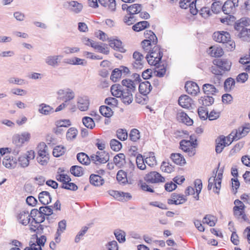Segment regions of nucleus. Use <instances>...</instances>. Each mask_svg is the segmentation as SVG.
I'll return each mask as SVG.
<instances>
[{
  "instance_id": "1",
  "label": "nucleus",
  "mask_w": 250,
  "mask_h": 250,
  "mask_svg": "<svg viewBox=\"0 0 250 250\" xmlns=\"http://www.w3.org/2000/svg\"><path fill=\"white\" fill-rule=\"evenodd\" d=\"M231 67V63H213V65L210 67V71L215 75L211 78V82L215 84V86L220 85L221 76L225 72L229 71Z\"/></svg>"
},
{
  "instance_id": "2",
  "label": "nucleus",
  "mask_w": 250,
  "mask_h": 250,
  "mask_svg": "<svg viewBox=\"0 0 250 250\" xmlns=\"http://www.w3.org/2000/svg\"><path fill=\"white\" fill-rule=\"evenodd\" d=\"M75 94L74 91L69 88L63 90V109H67L71 112L76 110V106L73 100Z\"/></svg>"
},
{
  "instance_id": "3",
  "label": "nucleus",
  "mask_w": 250,
  "mask_h": 250,
  "mask_svg": "<svg viewBox=\"0 0 250 250\" xmlns=\"http://www.w3.org/2000/svg\"><path fill=\"white\" fill-rule=\"evenodd\" d=\"M213 38L217 42L226 43L229 49H234L235 47V42L230 40L229 33L226 31L215 32L213 34Z\"/></svg>"
},
{
  "instance_id": "4",
  "label": "nucleus",
  "mask_w": 250,
  "mask_h": 250,
  "mask_svg": "<svg viewBox=\"0 0 250 250\" xmlns=\"http://www.w3.org/2000/svg\"><path fill=\"white\" fill-rule=\"evenodd\" d=\"M163 53L157 46H154L152 49L146 55V59L147 62H161Z\"/></svg>"
},
{
  "instance_id": "5",
  "label": "nucleus",
  "mask_w": 250,
  "mask_h": 250,
  "mask_svg": "<svg viewBox=\"0 0 250 250\" xmlns=\"http://www.w3.org/2000/svg\"><path fill=\"white\" fill-rule=\"evenodd\" d=\"M40 149L38 151V156L37 157L38 162L42 166L46 165L49 160L47 146L44 143L40 144Z\"/></svg>"
},
{
  "instance_id": "6",
  "label": "nucleus",
  "mask_w": 250,
  "mask_h": 250,
  "mask_svg": "<svg viewBox=\"0 0 250 250\" xmlns=\"http://www.w3.org/2000/svg\"><path fill=\"white\" fill-rule=\"evenodd\" d=\"M235 206L233 207V213L235 217L239 219L241 217L244 221L248 220V218L245 213V206L243 203L238 199L234 201Z\"/></svg>"
},
{
  "instance_id": "7",
  "label": "nucleus",
  "mask_w": 250,
  "mask_h": 250,
  "mask_svg": "<svg viewBox=\"0 0 250 250\" xmlns=\"http://www.w3.org/2000/svg\"><path fill=\"white\" fill-rule=\"evenodd\" d=\"M91 160L96 165L104 164L109 161V155L105 151H98L95 154L91 155Z\"/></svg>"
},
{
  "instance_id": "8",
  "label": "nucleus",
  "mask_w": 250,
  "mask_h": 250,
  "mask_svg": "<svg viewBox=\"0 0 250 250\" xmlns=\"http://www.w3.org/2000/svg\"><path fill=\"white\" fill-rule=\"evenodd\" d=\"M238 0H227L222 6L223 12L227 15L234 14L238 6Z\"/></svg>"
},
{
  "instance_id": "9",
  "label": "nucleus",
  "mask_w": 250,
  "mask_h": 250,
  "mask_svg": "<svg viewBox=\"0 0 250 250\" xmlns=\"http://www.w3.org/2000/svg\"><path fill=\"white\" fill-rule=\"evenodd\" d=\"M145 181L148 183H159L165 182V178L161 174L156 171H151L145 177Z\"/></svg>"
},
{
  "instance_id": "10",
  "label": "nucleus",
  "mask_w": 250,
  "mask_h": 250,
  "mask_svg": "<svg viewBox=\"0 0 250 250\" xmlns=\"http://www.w3.org/2000/svg\"><path fill=\"white\" fill-rule=\"evenodd\" d=\"M250 131V124L246 125L245 126L240 127L235 131H232L230 133V136H232L234 140H239L240 138L245 136Z\"/></svg>"
},
{
  "instance_id": "11",
  "label": "nucleus",
  "mask_w": 250,
  "mask_h": 250,
  "mask_svg": "<svg viewBox=\"0 0 250 250\" xmlns=\"http://www.w3.org/2000/svg\"><path fill=\"white\" fill-rule=\"evenodd\" d=\"M185 88L188 94L196 96L199 92L200 89L197 84L193 82L189 81L186 83Z\"/></svg>"
},
{
  "instance_id": "12",
  "label": "nucleus",
  "mask_w": 250,
  "mask_h": 250,
  "mask_svg": "<svg viewBox=\"0 0 250 250\" xmlns=\"http://www.w3.org/2000/svg\"><path fill=\"white\" fill-rule=\"evenodd\" d=\"M152 88V86L150 83L148 81H145L143 82H140L139 86V91L140 94H142L144 96L146 97L148 94L150 93Z\"/></svg>"
},
{
  "instance_id": "13",
  "label": "nucleus",
  "mask_w": 250,
  "mask_h": 250,
  "mask_svg": "<svg viewBox=\"0 0 250 250\" xmlns=\"http://www.w3.org/2000/svg\"><path fill=\"white\" fill-rule=\"evenodd\" d=\"M207 53L212 57L219 58L223 55L224 51L221 47L217 45H213L209 47L207 50Z\"/></svg>"
},
{
  "instance_id": "14",
  "label": "nucleus",
  "mask_w": 250,
  "mask_h": 250,
  "mask_svg": "<svg viewBox=\"0 0 250 250\" xmlns=\"http://www.w3.org/2000/svg\"><path fill=\"white\" fill-rule=\"evenodd\" d=\"M216 142L215 151L217 153H220L226 146H229L231 143V141H229V143L227 142L226 137L223 136L220 137L219 139L216 140Z\"/></svg>"
},
{
  "instance_id": "15",
  "label": "nucleus",
  "mask_w": 250,
  "mask_h": 250,
  "mask_svg": "<svg viewBox=\"0 0 250 250\" xmlns=\"http://www.w3.org/2000/svg\"><path fill=\"white\" fill-rule=\"evenodd\" d=\"M109 46L114 50L120 52H125V49L122 46V42L120 40L110 38L109 39Z\"/></svg>"
},
{
  "instance_id": "16",
  "label": "nucleus",
  "mask_w": 250,
  "mask_h": 250,
  "mask_svg": "<svg viewBox=\"0 0 250 250\" xmlns=\"http://www.w3.org/2000/svg\"><path fill=\"white\" fill-rule=\"evenodd\" d=\"M89 105V100L86 97H80L78 98L77 106L81 111H86L88 109Z\"/></svg>"
},
{
  "instance_id": "17",
  "label": "nucleus",
  "mask_w": 250,
  "mask_h": 250,
  "mask_svg": "<svg viewBox=\"0 0 250 250\" xmlns=\"http://www.w3.org/2000/svg\"><path fill=\"white\" fill-rule=\"evenodd\" d=\"M154 75L158 77H163L166 74L167 68L164 63H154Z\"/></svg>"
},
{
  "instance_id": "18",
  "label": "nucleus",
  "mask_w": 250,
  "mask_h": 250,
  "mask_svg": "<svg viewBox=\"0 0 250 250\" xmlns=\"http://www.w3.org/2000/svg\"><path fill=\"white\" fill-rule=\"evenodd\" d=\"M192 100L188 95H184L181 96L178 100L179 104L185 108H188L191 106Z\"/></svg>"
},
{
  "instance_id": "19",
  "label": "nucleus",
  "mask_w": 250,
  "mask_h": 250,
  "mask_svg": "<svg viewBox=\"0 0 250 250\" xmlns=\"http://www.w3.org/2000/svg\"><path fill=\"white\" fill-rule=\"evenodd\" d=\"M204 93L207 95H215L219 91L216 86L212 84L205 83L202 87Z\"/></svg>"
},
{
  "instance_id": "20",
  "label": "nucleus",
  "mask_w": 250,
  "mask_h": 250,
  "mask_svg": "<svg viewBox=\"0 0 250 250\" xmlns=\"http://www.w3.org/2000/svg\"><path fill=\"white\" fill-rule=\"evenodd\" d=\"M39 201L43 205H47L51 202V197L49 192L43 191L38 196Z\"/></svg>"
},
{
  "instance_id": "21",
  "label": "nucleus",
  "mask_w": 250,
  "mask_h": 250,
  "mask_svg": "<svg viewBox=\"0 0 250 250\" xmlns=\"http://www.w3.org/2000/svg\"><path fill=\"white\" fill-rule=\"evenodd\" d=\"M92 47L94 48L98 52L104 54H108L109 52L108 45L105 43L101 42H92Z\"/></svg>"
},
{
  "instance_id": "22",
  "label": "nucleus",
  "mask_w": 250,
  "mask_h": 250,
  "mask_svg": "<svg viewBox=\"0 0 250 250\" xmlns=\"http://www.w3.org/2000/svg\"><path fill=\"white\" fill-rule=\"evenodd\" d=\"M18 219L23 225H27L30 221L29 212L26 210L21 211L18 216Z\"/></svg>"
},
{
  "instance_id": "23",
  "label": "nucleus",
  "mask_w": 250,
  "mask_h": 250,
  "mask_svg": "<svg viewBox=\"0 0 250 250\" xmlns=\"http://www.w3.org/2000/svg\"><path fill=\"white\" fill-rule=\"evenodd\" d=\"M134 91H131L127 89L123 90V94L121 96L122 100L124 104H129L133 101L132 93Z\"/></svg>"
},
{
  "instance_id": "24",
  "label": "nucleus",
  "mask_w": 250,
  "mask_h": 250,
  "mask_svg": "<svg viewBox=\"0 0 250 250\" xmlns=\"http://www.w3.org/2000/svg\"><path fill=\"white\" fill-rule=\"evenodd\" d=\"M89 181L90 184L95 186H101L104 183V180L101 176L99 175L94 174L90 175Z\"/></svg>"
},
{
  "instance_id": "25",
  "label": "nucleus",
  "mask_w": 250,
  "mask_h": 250,
  "mask_svg": "<svg viewBox=\"0 0 250 250\" xmlns=\"http://www.w3.org/2000/svg\"><path fill=\"white\" fill-rule=\"evenodd\" d=\"M122 86L124 89L129 90L131 91H135L136 90V83L130 79H124L122 81Z\"/></svg>"
},
{
  "instance_id": "26",
  "label": "nucleus",
  "mask_w": 250,
  "mask_h": 250,
  "mask_svg": "<svg viewBox=\"0 0 250 250\" xmlns=\"http://www.w3.org/2000/svg\"><path fill=\"white\" fill-rule=\"evenodd\" d=\"M82 4L76 1H71L68 3V8L75 13H80L83 9Z\"/></svg>"
},
{
  "instance_id": "27",
  "label": "nucleus",
  "mask_w": 250,
  "mask_h": 250,
  "mask_svg": "<svg viewBox=\"0 0 250 250\" xmlns=\"http://www.w3.org/2000/svg\"><path fill=\"white\" fill-rule=\"evenodd\" d=\"M170 158L177 165L183 166L186 163L185 158L180 153H172L170 155Z\"/></svg>"
},
{
  "instance_id": "28",
  "label": "nucleus",
  "mask_w": 250,
  "mask_h": 250,
  "mask_svg": "<svg viewBox=\"0 0 250 250\" xmlns=\"http://www.w3.org/2000/svg\"><path fill=\"white\" fill-rule=\"evenodd\" d=\"M235 81L231 77L227 78L224 82V87L225 91L227 92H230L235 87Z\"/></svg>"
},
{
  "instance_id": "29",
  "label": "nucleus",
  "mask_w": 250,
  "mask_h": 250,
  "mask_svg": "<svg viewBox=\"0 0 250 250\" xmlns=\"http://www.w3.org/2000/svg\"><path fill=\"white\" fill-rule=\"evenodd\" d=\"M123 89L124 87L120 84H113L111 87L110 91L113 96L117 98H121Z\"/></svg>"
},
{
  "instance_id": "30",
  "label": "nucleus",
  "mask_w": 250,
  "mask_h": 250,
  "mask_svg": "<svg viewBox=\"0 0 250 250\" xmlns=\"http://www.w3.org/2000/svg\"><path fill=\"white\" fill-rule=\"evenodd\" d=\"M215 176L216 175L215 174ZM215 177V187L213 188V191L215 193L219 194L221 187V181L223 177V170L219 172L217 177Z\"/></svg>"
},
{
  "instance_id": "31",
  "label": "nucleus",
  "mask_w": 250,
  "mask_h": 250,
  "mask_svg": "<svg viewBox=\"0 0 250 250\" xmlns=\"http://www.w3.org/2000/svg\"><path fill=\"white\" fill-rule=\"evenodd\" d=\"M77 159L78 161L82 164L88 165L90 164L91 157L89 158L88 156L84 152H80L77 154Z\"/></svg>"
},
{
  "instance_id": "32",
  "label": "nucleus",
  "mask_w": 250,
  "mask_h": 250,
  "mask_svg": "<svg viewBox=\"0 0 250 250\" xmlns=\"http://www.w3.org/2000/svg\"><path fill=\"white\" fill-rule=\"evenodd\" d=\"M149 26V23L148 21H139L133 25L132 29L136 32L142 31Z\"/></svg>"
},
{
  "instance_id": "33",
  "label": "nucleus",
  "mask_w": 250,
  "mask_h": 250,
  "mask_svg": "<svg viewBox=\"0 0 250 250\" xmlns=\"http://www.w3.org/2000/svg\"><path fill=\"white\" fill-rule=\"evenodd\" d=\"M177 118L181 122L188 125H190L193 123L192 120H191L186 113L183 112H181L178 114Z\"/></svg>"
},
{
  "instance_id": "34",
  "label": "nucleus",
  "mask_w": 250,
  "mask_h": 250,
  "mask_svg": "<svg viewBox=\"0 0 250 250\" xmlns=\"http://www.w3.org/2000/svg\"><path fill=\"white\" fill-rule=\"evenodd\" d=\"M237 37L243 41L250 42V29L246 28L238 32Z\"/></svg>"
},
{
  "instance_id": "35",
  "label": "nucleus",
  "mask_w": 250,
  "mask_h": 250,
  "mask_svg": "<svg viewBox=\"0 0 250 250\" xmlns=\"http://www.w3.org/2000/svg\"><path fill=\"white\" fill-rule=\"evenodd\" d=\"M100 113L105 117L110 118L113 114V111L111 108L106 105H102L100 107Z\"/></svg>"
},
{
  "instance_id": "36",
  "label": "nucleus",
  "mask_w": 250,
  "mask_h": 250,
  "mask_svg": "<svg viewBox=\"0 0 250 250\" xmlns=\"http://www.w3.org/2000/svg\"><path fill=\"white\" fill-rule=\"evenodd\" d=\"M125 155L123 153H119L114 156V163L118 167H121L125 163Z\"/></svg>"
},
{
  "instance_id": "37",
  "label": "nucleus",
  "mask_w": 250,
  "mask_h": 250,
  "mask_svg": "<svg viewBox=\"0 0 250 250\" xmlns=\"http://www.w3.org/2000/svg\"><path fill=\"white\" fill-rule=\"evenodd\" d=\"M199 102L200 104L205 106H210L214 103V99L212 96L207 95L202 97Z\"/></svg>"
},
{
  "instance_id": "38",
  "label": "nucleus",
  "mask_w": 250,
  "mask_h": 250,
  "mask_svg": "<svg viewBox=\"0 0 250 250\" xmlns=\"http://www.w3.org/2000/svg\"><path fill=\"white\" fill-rule=\"evenodd\" d=\"M70 172L76 177H80L83 174V167L79 166H73L70 167Z\"/></svg>"
},
{
  "instance_id": "39",
  "label": "nucleus",
  "mask_w": 250,
  "mask_h": 250,
  "mask_svg": "<svg viewBox=\"0 0 250 250\" xmlns=\"http://www.w3.org/2000/svg\"><path fill=\"white\" fill-rule=\"evenodd\" d=\"M142 10V5L140 4H133L129 5L128 15H134L139 14Z\"/></svg>"
},
{
  "instance_id": "40",
  "label": "nucleus",
  "mask_w": 250,
  "mask_h": 250,
  "mask_svg": "<svg viewBox=\"0 0 250 250\" xmlns=\"http://www.w3.org/2000/svg\"><path fill=\"white\" fill-rule=\"evenodd\" d=\"M216 222L217 219L216 217L211 215H206L203 219V223L207 224L210 227L214 226Z\"/></svg>"
},
{
  "instance_id": "41",
  "label": "nucleus",
  "mask_w": 250,
  "mask_h": 250,
  "mask_svg": "<svg viewBox=\"0 0 250 250\" xmlns=\"http://www.w3.org/2000/svg\"><path fill=\"white\" fill-rule=\"evenodd\" d=\"M116 178L121 184L125 185L127 182L126 174L122 170L118 171L117 174Z\"/></svg>"
},
{
  "instance_id": "42",
  "label": "nucleus",
  "mask_w": 250,
  "mask_h": 250,
  "mask_svg": "<svg viewBox=\"0 0 250 250\" xmlns=\"http://www.w3.org/2000/svg\"><path fill=\"white\" fill-rule=\"evenodd\" d=\"M78 131L75 127L69 128L66 133V139L68 141H71L75 139L77 135Z\"/></svg>"
},
{
  "instance_id": "43",
  "label": "nucleus",
  "mask_w": 250,
  "mask_h": 250,
  "mask_svg": "<svg viewBox=\"0 0 250 250\" xmlns=\"http://www.w3.org/2000/svg\"><path fill=\"white\" fill-rule=\"evenodd\" d=\"M82 121L83 125L88 128L92 129L95 125L93 120L89 117H84Z\"/></svg>"
},
{
  "instance_id": "44",
  "label": "nucleus",
  "mask_w": 250,
  "mask_h": 250,
  "mask_svg": "<svg viewBox=\"0 0 250 250\" xmlns=\"http://www.w3.org/2000/svg\"><path fill=\"white\" fill-rule=\"evenodd\" d=\"M160 168L163 172L170 173L173 171L174 167L168 162L163 161L161 165Z\"/></svg>"
},
{
  "instance_id": "45",
  "label": "nucleus",
  "mask_w": 250,
  "mask_h": 250,
  "mask_svg": "<svg viewBox=\"0 0 250 250\" xmlns=\"http://www.w3.org/2000/svg\"><path fill=\"white\" fill-rule=\"evenodd\" d=\"M114 235L119 243H123L125 241V231L117 229L114 231Z\"/></svg>"
},
{
  "instance_id": "46",
  "label": "nucleus",
  "mask_w": 250,
  "mask_h": 250,
  "mask_svg": "<svg viewBox=\"0 0 250 250\" xmlns=\"http://www.w3.org/2000/svg\"><path fill=\"white\" fill-rule=\"evenodd\" d=\"M3 165L7 168H13L16 167L17 164V160L15 159L13 163H11L10 157L6 156L2 161Z\"/></svg>"
},
{
  "instance_id": "47",
  "label": "nucleus",
  "mask_w": 250,
  "mask_h": 250,
  "mask_svg": "<svg viewBox=\"0 0 250 250\" xmlns=\"http://www.w3.org/2000/svg\"><path fill=\"white\" fill-rule=\"evenodd\" d=\"M116 135L117 138L121 140L125 141L127 138V132L126 129L120 128L116 131Z\"/></svg>"
},
{
  "instance_id": "48",
  "label": "nucleus",
  "mask_w": 250,
  "mask_h": 250,
  "mask_svg": "<svg viewBox=\"0 0 250 250\" xmlns=\"http://www.w3.org/2000/svg\"><path fill=\"white\" fill-rule=\"evenodd\" d=\"M40 106L42 107V108H40L39 111L42 114L48 115L51 112H54L53 108L45 104H42L40 105Z\"/></svg>"
},
{
  "instance_id": "49",
  "label": "nucleus",
  "mask_w": 250,
  "mask_h": 250,
  "mask_svg": "<svg viewBox=\"0 0 250 250\" xmlns=\"http://www.w3.org/2000/svg\"><path fill=\"white\" fill-rule=\"evenodd\" d=\"M111 148L115 151H119L122 147V144L116 139H112L110 142Z\"/></svg>"
},
{
  "instance_id": "50",
  "label": "nucleus",
  "mask_w": 250,
  "mask_h": 250,
  "mask_svg": "<svg viewBox=\"0 0 250 250\" xmlns=\"http://www.w3.org/2000/svg\"><path fill=\"white\" fill-rule=\"evenodd\" d=\"M121 71L119 68H115L112 72L110 79L114 82L118 81L122 76Z\"/></svg>"
},
{
  "instance_id": "51",
  "label": "nucleus",
  "mask_w": 250,
  "mask_h": 250,
  "mask_svg": "<svg viewBox=\"0 0 250 250\" xmlns=\"http://www.w3.org/2000/svg\"><path fill=\"white\" fill-rule=\"evenodd\" d=\"M129 139L133 142H136L140 138V132L137 129H132L129 133Z\"/></svg>"
},
{
  "instance_id": "52",
  "label": "nucleus",
  "mask_w": 250,
  "mask_h": 250,
  "mask_svg": "<svg viewBox=\"0 0 250 250\" xmlns=\"http://www.w3.org/2000/svg\"><path fill=\"white\" fill-rule=\"evenodd\" d=\"M142 48L146 53H149L152 49V43L148 40H144L141 42Z\"/></svg>"
},
{
  "instance_id": "53",
  "label": "nucleus",
  "mask_w": 250,
  "mask_h": 250,
  "mask_svg": "<svg viewBox=\"0 0 250 250\" xmlns=\"http://www.w3.org/2000/svg\"><path fill=\"white\" fill-rule=\"evenodd\" d=\"M136 161L138 168L141 170H144L146 168L145 161L144 160L141 154H139L137 156Z\"/></svg>"
},
{
  "instance_id": "54",
  "label": "nucleus",
  "mask_w": 250,
  "mask_h": 250,
  "mask_svg": "<svg viewBox=\"0 0 250 250\" xmlns=\"http://www.w3.org/2000/svg\"><path fill=\"white\" fill-rule=\"evenodd\" d=\"M145 163L150 167H153L156 165L157 162L154 153L150 154V155L146 157L145 160Z\"/></svg>"
},
{
  "instance_id": "55",
  "label": "nucleus",
  "mask_w": 250,
  "mask_h": 250,
  "mask_svg": "<svg viewBox=\"0 0 250 250\" xmlns=\"http://www.w3.org/2000/svg\"><path fill=\"white\" fill-rule=\"evenodd\" d=\"M211 9L213 13L218 14L222 10V3L220 1L214 2L211 5Z\"/></svg>"
},
{
  "instance_id": "56",
  "label": "nucleus",
  "mask_w": 250,
  "mask_h": 250,
  "mask_svg": "<svg viewBox=\"0 0 250 250\" xmlns=\"http://www.w3.org/2000/svg\"><path fill=\"white\" fill-rule=\"evenodd\" d=\"M249 75L247 72H242L237 75L236 78L237 83H244L248 79Z\"/></svg>"
},
{
  "instance_id": "57",
  "label": "nucleus",
  "mask_w": 250,
  "mask_h": 250,
  "mask_svg": "<svg viewBox=\"0 0 250 250\" xmlns=\"http://www.w3.org/2000/svg\"><path fill=\"white\" fill-rule=\"evenodd\" d=\"M124 21L127 25H130L133 24L136 21V19L134 15H127L124 17Z\"/></svg>"
},
{
  "instance_id": "58",
  "label": "nucleus",
  "mask_w": 250,
  "mask_h": 250,
  "mask_svg": "<svg viewBox=\"0 0 250 250\" xmlns=\"http://www.w3.org/2000/svg\"><path fill=\"white\" fill-rule=\"evenodd\" d=\"M13 143L16 146L20 147L24 143V142L20 135H16L13 138Z\"/></svg>"
},
{
  "instance_id": "59",
  "label": "nucleus",
  "mask_w": 250,
  "mask_h": 250,
  "mask_svg": "<svg viewBox=\"0 0 250 250\" xmlns=\"http://www.w3.org/2000/svg\"><path fill=\"white\" fill-rule=\"evenodd\" d=\"M180 147L184 151H185L190 148L191 147V141H187L186 140H182L180 143Z\"/></svg>"
},
{
  "instance_id": "60",
  "label": "nucleus",
  "mask_w": 250,
  "mask_h": 250,
  "mask_svg": "<svg viewBox=\"0 0 250 250\" xmlns=\"http://www.w3.org/2000/svg\"><path fill=\"white\" fill-rule=\"evenodd\" d=\"M198 113L200 119L202 120H205L208 118V111L203 107L198 108Z\"/></svg>"
},
{
  "instance_id": "61",
  "label": "nucleus",
  "mask_w": 250,
  "mask_h": 250,
  "mask_svg": "<svg viewBox=\"0 0 250 250\" xmlns=\"http://www.w3.org/2000/svg\"><path fill=\"white\" fill-rule=\"evenodd\" d=\"M18 160L19 165L22 167H25L29 165V161L24 155L19 157Z\"/></svg>"
},
{
  "instance_id": "62",
  "label": "nucleus",
  "mask_w": 250,
  "mask_h": 250,
  "mask_svg": "<svg viewBox=\"0 0 250 250\" xmlns=\"http://www.w3.org/2000/svg\"><path fill=\"white\" fill-rule=\"evenodd\" d=\"M200 14L202 17L204 18H207L211 15L209 8L206 7H203L200 8Z\"/></svg>"
},
{
  "instance_id": "63",
  "label": "nucleus",
  "mask_w": 250,
  "mask_h": 250,
  "mask_svg": "<svg viewBox=\"0 0 250 250\" xmlns=\"http://www.w3.org/2000/svg\"><path fill=\"white\" fill-rule=\"evenodd\" d=\"M153 70L151 69H146L142 74V77L144 80L150 79L153 76Z\"/></svg>"
},
{
  "instance_id": "64",
  "label": "nucleus",
  "mask_w": 250,
  "mask_h": 250,
  "mask_svg": "<svg viewBox=\"0 0 250 250\" xmlns=\"http://www.w3.org/2000/svg\"><path fill=\"white\" fill-rule=\"evenodd\" d=\"M40 210L42 211L44 216H49L53 213V210L51 206H42L40 208Z\"/></svg>"
}]
</instances>
